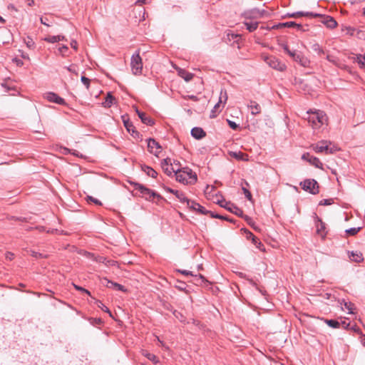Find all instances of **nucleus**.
<instances>
[{"label": "nucleus", "instance_id": "obj_1", "mask_svg": "<svg viewBox=\"0 0 365 365\" xmlns=\"http://www.w3.org/2000/svg\"><path fill=\"white\" fill-rule=\"evenodd\" d=\"M175 177L176 180L183 184H195L197 180L196 173L187 167L178 169L175 171Z\"/></svg>", "mask_w": 365, "mask_h": 365}, {"label": "nucleus", "instance_id": "obj_2", "mask_svg": "<svg viewBox=\"0 0 365 365\" xmlns=\"http://www.w3.org/2000/svg\"><path fill=\"white\" fill-rule=\"evenodd\" d=\"M307 120L314 129L319 128L327 120V117L323 111L307 112Z\"/></svg>", "mask_w": 365, "mask_h": 365}, {"label": "nucleus", "instance_id": "obj_3", "mask_svg": "<svg viewBox=\"0 0 365 365\" xmlns=\"http://www.w3.org/2000/svg\"><path fill=\"white\" fill-rule=\"evenodd\" d=\"M130 185L134 187V189L139 191L140 197L145 198L146 200H152L153 198L162 199L161 195L155 191L146 187L142 184L135 182H129Z\"/></svg>", "mask_w": 365, "mask_h": 365}, {"label": "nucleus", "instance_id": "obj_4", "mask_svg": "<svg viewBox=\"0 0 365 365\" xmlns=\"http://www.w3.org/2000/svg\"><path fill=\"white\" fill-rule=\"evenodd\" d=\"M312 148L316 153H324L325 154H333L339 150V148L332 145L330 141L322 140L317 144L312 145Z\"/></svg>", "mask_w": 365, "mask_h": 365}, {"label": "nucleus", "instance_id": "obj_5", "mask_svg": "<svg viewBox=\"0 0 365 365\" xmlns=\"http://www.w3.org/2000/svg\"><path fill=\"white\" fill-rule=\"evenodd\" d=\"M130 66L134 75H139L142 73L143 62L139 51H137L133 54L130 61Z\"/></svg>", "mask_w": 365, "mask_h": 365}, {"label": "nucleus", "instance_id": "obj_6", "mask_svg": "<svg viewBox=\"0 0 365 365\" xmlns=\"http://www.w3.org/2000/svg\"><path fill=\"white\" fill-rule=\"evenodd\" d=\"M302 188L312 195L318 194L319 192V184L314 179H307L300 182Z\"/></svg>", "mask_w": 365, "mask_h": 365}, {"label": "nucleus", "instance_id": "obj_7", "mask_svg": "<svg viewBox=\"0 0 365 365\" xmlns=\"http://www.w3.org/2000/svg\"><path fill=\"white\" fill-rule=\"evenodd\" d=\"M267 12L265 10H259L255 8L245 11L242 16L245 19H256L263 17Z\"/></svg>", "mask_w": 365, "mask_h": 365}, {"label": "nucleus", "instance_id": "obj_8", "mask_svg": "<svg viewBox=\"0 0 365 365\" xmlns=\"http://www.w3.org/2000/svg\"><path fill=\"white\" fill-rule=\"evenodd\" d=\"M217 203L220 207L225 208L237 216H243V211L230 202H227L225 200L222 199L221 200H218Z\"/></svg>", "mask_w": 365, "mask_h": 365}, {"label": "nucleus", "instance_id": "obj_9", "mask_svg": "<svg viewBox=\"0 0 365 365\" xmlns=\"http://www.w3.org/2000/svg\"><path fill=\"white\" fill-rule=\"evenodd\" d=\"M264 61L272 68L283 71L286 69V65L282 63L277 58L274 56L264 57Z\"/></svg>", "mask_w": 365, "mask_h": 365}, {"label": "nucleus", "instance_id": "obj_10", "mask_svg": "<svg viewBox=\"0 0 365 365\" xmlns=\"http://www.w3.org/2000/svg\"><path fill=\"white\" fill-rule=\"evenodd\" d=\"M187 205L191 210L195 211L197 213L207 215L210 212V210H206L203 206L194 200H189Z\"/></svg>", "mask_w": 365, "mask_h": 365}, {"label": "nucleus", "instance_id": "obj_11", "mask_svg": "<svg viewBox=\"0 0 365 365\" xmlns=\"http://www.w3.org/2000/svg\"><path fill=\"white\" fill-rule=\"evenodd\" d=\"M302 159L308 161L311 165L317 168H322L323 164L317 157L311 155L309 153H305L302 155Z\"/></svg>", "mask_w": 365, "mask_h": 365}, {"label": "nucleus", "instance_id": "obj_12", "mask_svg": "<svg viewBox=\"0 0 365 365\" xmlns=\"http://www.w3.org/2000/svg\"><path fill=\"white\" fill-rule=\"evenodd\" d=\"M122 120H123V124H124V126L125 127L126 130L129 132V133H131V135L134 137V138H136V137H138L140 133L139 132H138L134 125H133V123L130 121L129 118L128 116H125V115H123L122 116Z\"/></svg>", "mask_w": 365, "mask_h": 365}, {"label": "nucleus", "instance_id": "obj_13", "mask_svg": "<svg viewBox=\"0 0 365 365\" xmlns=\"http://www.w3.org/2000/svg\"><path fill=\"white\" fill-rule=\"evenodd\" d=\"M161 168L163 172L168 176H171L173 173H175L174 168H173V165L171 163V160L170 158L163 159L161 162Z\"/></svg>", "mask_w": 365, "mask_h": 365}, {"label": "nucleus", "instance_id": "obj_14", "mask_svg": "<svg viewBox=\"0 0 365 365\" xmlns=\"http://www.w3.org/2000/svg\"><path fill=\"white\" fill-rule=\"evenodd\" d=\"M45 98L49 102L55 103L58 105H66V104L65 100L63 98L60 97L56 93H53V92L46 93Z\"/></svg>", "mask_w": 365, "mask_h": 365}, {"label": "nucleus", "instance_id": "obj_15", "mask_svg": "<svg viewBox=\"0 0 365 365\" xmlns=\"http://www.w3.org/2000/svg\"><path fill=\"white\" fill-rule=\"evenodd\" d=\"M316 227H317V235H319L322 239H324L327 235L326 225L318 217H317Z\"/></svg>", "mask_w": 365, "mask_h": 365}, {"label": "nucleus", "instance_id": "obj_16", "mask_svg": "<svg viewBox=\"0 0 365 365\" xmlns=\"http://www.w3.org/2000/svg\"><path fill=\"white\" fill-rule=\"evenodd\" d=\"M148 148L151 153H154L157 155L159 152L158 150L161 148L160 144L153 138H149L148 140Z\"/></svg>", "mask_w": 365, "mask_h": 365}, {"label": "nucleus", "instance_id": "obj_17", "mask_svg": "<svg viewBox=\"0 0 365 365\" xmlns=\"http://www.w3.org/2000/svg\"><path fill=\"white\" fill-rule=\"evenodd\" d=\"M136 113L140 119L141 120L142 123H143L144 124H146L148 125H153L155 123L153 119L148 116L144 112L140 111L138 109L136 108Z\"/></svg>", "mask_w": 365, "mask_h": 365}, {"label": "nucleus", "instance_id": "obj_18", "mask_svg": "<svg viewBox=\"0 0 365 365\" xmlns=\"http://www.w3.org/2000/svg\"><path fill=\"white\" fill-rule=\"evenodd\" d=\"M247 106L252 115H256L261 113L262 108L260 105L255 101H250Z\"/></svg>", "mask_w": 365, "mask_h": 365}, {"label": "nucleus", "instance_id": "obj_19", "mask_svg": "<svg viewBox=\"0 0 365 365\" xmlns=\"http://www.w3.org/2000/svg\"><path fill=\"white\" fill-rule=\"evenodd\" d=\"M191 135L194 138L200 140L206 136V133L202 128L200 127H195L191 130Z\"/></svg>", "mask_w": 365, "mask_h": 365}, {"label": "nucleus", "instance_id": "obj_20", "mask_svg": "<svg viewBox=\"0 0 365 365\" xmlns=\"http://www.w3.org/2000/svg\"><path fill=\"white\" fill-rule=\"evenodd\" d=\"M294 61L303 67H309L310 63V61L308 60V58L303 56L301 52H299L297 56H294Z\"/></svg>", "mask_w": 365, "mask_h": 365}, {"label": "nucleus", "instance_id": "obj_21", "mask_svg": "<svg viewBox=\"0 0 365 365\" xmlns=\"http://www.w3.org/2000/svg\"><path fill=\"white\" fill-rule=\"evenodd\" d=\"M166 190L170 193L174 194L181 202L187 203V201L189 200V199L185 196V194L182 192L175 190L170 187H167Z\"/></svg>", "mask_w": 365, "mask_h": 365}, {"label": "nucleus", "instance_id": "obj_22", "mask_svg": "<svg viewBox=\"0 0 365 365\" xmlns=\"http://www.w3.org/2000/svg\"><path fill=\"white\" fill-rule=\"evenodd\" d=\"M176 69L178 71V76L183 78L186 82H189L193 78L194 74L187 71L186 70L180 68Z\"/></svg>", "mask_w": 365, "mask_h": 365}, {"label": "nucleus", "instance_id": "obj_23", "mask_svg": "<svg viewBox=\"0 0 365 365\" xmlns=\"http://www.w3.org/2000/svg\"><path fill=\"white\" fill-rule=\"evenodd\" d=\"M103 280L106 282V286L108 288H112V289H117V290L122 291V292L127 291V289L123 285H121L120 284L113 282L108 279L107 278H105Z\"/></svg>", "mask_w": 365, "mask_h": 365}, {"label": "nucleus", "instance_id": "obj_24", "mask_svg": "<svg viewBox=\"0 0 365 365\" xmlns=\"http://www.w3.org/2000/svg\"><path fill=\"white\" fill-rule=\"evenodd\" d=\"M325 322L327 323V324L329 327H330L331 328H334V329L339 328L340 327L341 324L344 327H346L347 326L349 325V324H346L345 321H341V322H339V321H337L336 319H326Z\"/></svg>", "mask_w": 365, "mask_h": 365}, {"label": "nucleus", "instance_id": "obj_25", "mask_svg": "<svg viewBox=\"0 0 365 365\" xmlns=\"http://www.w3.org/2000/svg\"><path fill=\"white\" fill-rule=\"evenodd\" d=\"M282 27H296L297 29H301L302 28L301 24H298L295 23L294 21H288L285 23H280L277 25L273 26L272 29H279Z\"/></svg>", "mask_w": 365, "mask_h": 365}, {"label": "nucleus", "instance_id": "obj_26", "mask_svg": "<svg viewBox=\"0 0 365 365\" xmlns=\"http://www.w3.org/2000/svg\"><path fill=\"white\" fill-rule=\"evenodd\" d=\"M115 103V98L110 93H108L105 101L103 103V105L105 108H110L113 104Z\"/></svg>", "mask_w": 365, "mask_h": 365}, {"label": "nucleus", "instance_id": "obj_27", "mask_svg": "<svg viewBox=\"0 0 365 365\" xmlns=\"http://www.w3.org/2000/svg\"><path fill=\"white\" fill-rule=\"evenodd\" d=\"M141 169L148 176H150L153 178H156L158 176V173L153 168H152L151 167H150L148 165H142Z\"/></svg>", "mask_w": 365, "mask_h": 365}, {"label": "nucleus", "instance_id": "obj_28", "mask_svg": "<svg viewBox=\"0 0 365 365\" xmlns=\"http://www.w3.org/2000/svg\"><path fill=\"white\" fill-rule=\"evenodd\" d=\"M192 279L190 282L196 285H202L203 283L207 282L205 277L201 274H193Z\"/></svg>", "mask_w": 365, "mask_h": 365}, {"label": "nucleus", "instance_id": "obj_29", "mask_svg": "<svg viewBox=\"0 0 365 365\" xmlns=\"http://www.w3.org/2000/svg\"><path fill=\"white\" fill-rule=\"evenodd\" d=\"M324 24L330 29H334L337 26V22L336 20L331 16H326L325 20L324 21Z\"/></svg>", "mask_w": 365, "mask_h": 365}, {"label": "nucleus", "instance_id": "obj_30", "mask_svg": "<svg viewBox=\"0 0 365 365\" xmlns=\"http://www.w3.org/2000/svg\"><path fill=\"white\" fill-rule=\"evenodd\" d=\"M65 39V37L63 36H61V35H58V36H49L48 37H46L44 38V40L48 43H56V42H58L60 41H63Z\"/></svg>", "mask_w": 365, "mask_h": 365}, {"label": "nucleus", "instance_id": "obj_31", "mask_svg": "<svg viewBox=\"0 0 365 365\" xmlns=\"http://www.w3.org/2000/svg\"><path fill=\"white\" fill-rule=\"evenodd\" d=\"M230 155L239 160H247V155L242 152H232Z\"/></svg>", "mask_w": 365, "mask_h": 365}, {"label": "nucleus", "instance_id": "obj_32", "mask_svg": "<svg viewBox=\"0 0 365 365\" xmlns=\"http://www.w3.org/2000/svg\"><path fill=\"white\" fill-rule=\"evenodd\" d=\"M311 48L313 51L316 52L319 56L324 54L325 52L322 47L318 43H314L311 45Z\"/></svg>", "mask_w": 365, "mask_h": 365}, {"label": "nucleus", "instance_id": "obj_33", "mask_svg": "<svg viewBox=\"0 0 365 365\" xmlns=\"http://www.w3.org/2000/svg\"><path fill=\"white\" fill-rule=\"evenodd\" d=\"M244 24L246 26V29L250 32H253V31H255L257 29L258 25H259V22H257V21H255V22H247V21H245L244 23Z\"/></svg>", "mask_w": 365, "mask_h": 365}, {"label": "nucleus", "instance_id": "obj_34", "mask_svg": "<svg viewBox=\"0 0 365 365\" xmlns=\"http://www.w3.org/2000/svg\"><path fill=\"white\" fill-rule=\"evenodd\" d=\"M349 257L351 258V260L356 262H360L363 261V259H364L362 254L360 252H351Z\"/></svg>", "mask_w": 365, "mask_h": 365}, {"label": "nucleus", "instance_id": "obj_35", "mask_svg": "<svg viewBox=\"0 0 365 365\" xmlns=\"http://www.w3.org/2000/svg\"><path fill=\"white\" fill-rule=\"evenodd\" d=\"M341 305H344V309H346L349 313H353L354 305L351 302H346L344 299H343L342 302H341Z\"/></svg>", "mask_w": 365, "mask_h": 365}, {"label": "nucleus", "instance_id": "obj_36", "mask_svg": "<svg viewBox=\"0 0 365 365\" xmlns=\"http://www.w3.org/2000/svg\"><path fill=\"white\" fill-rule=\"evenodd\" d=\"M96 304L98 306V307H99L100 309H101L103 312H107L109 314L110 317H113L112 316V313L110 312V311L109 310V309L105 306L102 302H101L100 300H98V299H96Z\"/></svg>", "mask_w": 365, "mask_h": 365}, {"label": "nucleus", "instance_id": "obj_37", "mask_svg": "<svg viewBox=\"0 0 365 365\" xmlns=\"http://www.w3.org/2000/svg\"><path fill=\"white\" fill-rule=\"evenodd\" d=\"M227 98L228 96L226 90L222 89L219 97V103H223L224 104H225L227 101Z\"/></svg>", "mask_w": 365, "mask_h": 365}, {"label": "nucleus", "instance_id": "obj_38", "mask_svg": "<svg viewBox=\"0 0 365 365\" xmlns=\"http://www.w3.org/2000/svg\"><path fill=\"white\" fill-rule=\"evenodd\" d=\"M297 14H299V17H302V16L317 17V16H320V14H315L313 12H304V11H297Z\"/></svg>", "mask_w": 365, "mask_h": 365}, {"label": "nucleus", "instance_id": "obj_39", "mask_svg": "<svg viewBox=\"0 0 365 365\" xmlns=\"http://www.w3.org/2000/svg\"><path fill=\"white\" fill-rule=\"evenodd\" d=\"M361 227H352V228H349V229H347L346 230V233L347 235H351V236H354L356 235L360 230H361Z\"/></svg>", "mask_w": 365, "mask_h": 365}, {"label": "nucleus", "instance_id": "obj_40", "mask_svg": "<svg viewBox=\"0 0 365 365\" xmlns=\"http://www.w3.org/2000/svg\"><path fill=\"white\" fill-rule=\"evenodd\" d=\"M356 61L361 68H365V56H357L356 58Z\"/></svg>", "mask_w": 365, "mask_h": 365}, {"label": "nucleus", "instance_id": "obj_41", "mask_svg": "<svg viewBox=\"0 0 365 365\" xmlns=\"http://www.w3.org/2000/svg\"><path fill=\"white\" fill-rule=\"evenodd\" d=\"M145 356H146L147 359H148L149 360H150L151 361L154 362V363H158L159 362V360L158 359V357L153 354H150V353H146L145 354Z\"/></svg>", "mask_w": 365, "mask_h": 365}, {"label": "nucleus", "instance_id": "obj_42", "mask_svg": "<svg viewBox=\"0 0 365 365\" xmlns=\"http://www.w3.org/2000/svg\"><path fill=\"white\" fill-rule=\"evenodd\" d=\"M25 43L26 44V46L29 48H34V45H35V43L34 41H33V39L28 36L25 40Z\"/></svg>", "mask_w": 365, "mask_h": 365}, {"label": "nucleus", "instance_id": "obj_43", "mask_svg": "<svg viewBox=\"0 0 365 365\" xmlns=\"http://www.w3.org/2000/svg\"><path fill=\"white\" fill-rule=\"evenodd\" d=\"M81 81L83 83V85L86 87V88L88 89L90 87L91 80L86 76H81Z\"/></svg>", "mask_w": 365, "mask_h": 365}, {"label": "nucleus", "instance_id": "obj_44", "mask_svg": "<svg viewBox=\"0 0 365 365\" xmlns=\"http://www.w3.org/2000/svg\"><path fill=\"white\" fill-rule=\"evenodd\" d=\"M242 191H243V192H244V194L245 195V197L248 200L251 201L252 200V196L251 192L245 187H242Z\"/></svg>", "mask_w": 365, "mask_h": 365}, {"label": "nucleus", "instance_id": "obj_45", "mask_svg": "<svg viewBox=\"0 0 365 365\" xmlns=\"http://www.w3.org/2000/svg\"><path fill=\"white\" fill-rule=\"evenodd\" d=\"M227 38L229 41H231V40L237 41V39L240 38L239 34H231V33H227Z\"/></svg>", "mask_w": 365, "mask_h": 365}, {"label": "nucleus", "instance_id": "obj_46", "mask_svg": "<svg viewBox=\"0 0 365 365\" xmlns=\"http://www.w3.org/2000/svg\"><path fill=\"white\" fill-rule=\"evenodd\" d=\"M87 200L88 201L93 202V203H95L97 205H102V203H101V202L100 200H98V199H96V198H95V197H93L92 196H88L87 197Z\"/></svg>", "mask_w": 365, "mask_h": 365}, {"label": "nucleus", "instance_id": "obj_47", "mask_svg": "<svg viewBox=\"0 0 365 365\" xmlns=\"http://www.w3.org/2000/svg\"><path fill=\"white\" fill-rule=\"evenodd\" d=\"M220 103H219V102L214 106V108L211 112V115H210L211 118H215L216 116L215 113L218 112V108H220Z\"/></svg>", "mask_w": 365, "mask_h": 365}, {"label": "nucleus", "instance_id": "obj_48", "mask_svg": "<svg viewBox=\"0 0 365 365\" xmlns=\"http://www.w3.org/2000/svg\"><path fill=\"white\" fill-rule=\"evenodd\" d=\"M31 255H32V257H34L35 258L47 257L46 255H43V254L38 252H35V251H31Z\"/></svg>", "mask_w": 365, "mask_h": 365}, {"label": "nucleus", "instance_id": "obj_49", "mask_svg": "<svg viewBox=\"0 0 365 365\" xmlns=\"http://www.w3.org/2000/svg\"><path fill=\"white\" fill-rule=\"evenodd\" d=\"M332 203L331 199H324L320 201L319 205H329Z\"/></svg>", "mask_w": 365, "mask_h": 365}, {"label": "nucleus", "instance_id": "obj_50", "mask_svg": "<svg viewBox=\"0 0 365 365\" xmlns=\"http://www.w3.org/2000/svg\"><path fill=\"white\" fill-rule=\"evenodd\" d=\"M327 59L329 61V62H331L333 63L335 65H337V60L336 59L335 57L332 56H330V55H327Z\"/></svg>", "mask_w": 365, "mask_h": 365}, {"label": "nucleus", "instance_id": "obj_51", "mask_svg": "<svg viewBox=\"0 0 365 365\" xmlns=\"http://www.w3.org/2000/svg\"><path fill=\"white\" fill-rule=\"evenodd\" d=\"M228 124L230 127L233 130H236L239 127V125L235 122L232 120H228Z\"/></svg>", "mask_w": 365, "mask_h": 365}, {"label": "nucleus", "instance_id": "obj_52", "mask_svg": "<svg viewBox=\"0 0 365 365\" xmlns=\"http://www.w3.org/2000/svg\"><path fill=\"white\" fill-rule=\"evenodd\" d=\"M207 215H210V216L212 217V218H223V215H219V214H215L214 212H212V211H210V212H208Z\"/></svg>", "mask_w": 365, "mask_h": 365}, {"label": "nucleus", "instance_id": "obj_53", "mask_svg": "<svg viewBox=\"0 0 365 365\" xmlns=\"http://www.w3.org/2000/svg\"><path fill=\"white\" fill-rule=\"evenodd\" d=\"M68 50V48L67 46H62L61 47H60L58 48V51L59 52L62 54V55H65V53Z\"/></svg>", "mask_w": 365, "mask_h": 365}, {"label": "nucleus", "instance_id": "obj_54", "mask_svg": "<svg viewBox=\"0 0 365 365\" xmlns=\"http://www.w3.org/2000/svg\"><path fill=\"white\" fill-rule=\"evenodd\" d=\"M179 272H180L181 274H184V275H190V276H193V274L192 272L190 271H187V270H182V269H179L178 270Z\"/></svg>", "mask_w": 365, "mask_h": 365}, {"label": "nucleus", "instance_id": "obj_55", "mask_svg": "<svg viewBox=\"0 0 365 365\" xmlns=\"http://www.w3.org/2000/svg\"><path fill=\"white\" fill-rule=\"evenodd\" d=\"M282 48L284 51L289 55L291 53V50L289 48V46L287 44H283Z\"/></svg>", "mask_w": 365, "mask_h": 365}, {"label": "nucleus", "instance_id": "obj_56", "mask_svg": "<svg viewBox=\"0 0 365 365\" xmlns=\"http://www.w3.org/2000/svg\"><path fill=\"white\" fill-rule=\"evenodd\" d=\"M287 16L290 17V18H298V17H299V14H297V12H294V13H292V14L288 13L287 14Z\"/></svg>", "mask_w": 365, "mask_h": 365}, {"label": "nucleus", "instance_id": "obj_57", "mask_svg": "<svg viewBox=\"0 0 365 365\" xmlns=\"http://www.w3.org/2000/svg\"><path fill=\"white\" fill-rule=\"evenodd\" d=\"M40 21H41V23L43 25H46L47 26H50L51 25L47 22L48 21V19H43V18H41L40 19Z\"/></svg>", "mask_w": 365, "mask_h": 365}, {"label": "nucleus", "instance_id": "obj_58", "mask_svg": "<svg viewBox=\"0 0 365 365\" xmlns=\"http://www.w3.org/2000/svg\"><path fill=\"white\" fill-rule=\"evenodd\" d=\"M6 258L9 260H12L14 259V254L11 252H7L6 254Z\"/></svg>", "mask_w": 365, "mask_h": 365}, {"label": "nucleus", "instance_id": "obj_59", "mask_svg": "<svg viewBox=\"0 0 365 365\" xmlns=\"http://www.w3.org/2000/svg\"><path fill=\"white\" fill-rule=\"evenodd\" d=\"M299 52H297L295 51H292L291 53L289 54L290 57L292 58L293 60H294V56H297Z\"/></svg>", "mask_w": 365, "mask_h": 365}, {"label": "nucleus", "instance_id": "obj_60", "mask_svg": "<svg viewBox=\"0 0 365 365\" xmlns=\"http://www.w3.org/2000/svg\"><path fill=\"white\" fill-rule=\"evenodd\" d=\"M73 285L74 288H75L76 290H78V291H80V292H82L84 290V288H83V287H80V286L76 285V284H73Z\"/></svg>", "mask_w": 365, "mask_h": 365}, {"label": "nucleus", "instance_id": "obj_61", "mask_svg": "<svg viewBox=\"0 0 365 365\" xmlns=\"http://www.w3.org/2000/svg\"><path fill=\"white\" fill-rule=\"evenodd\" d=\"M71 46L75 49V50H77V42L76 41H72L71 42Z\"/></svg>", "mask_w": 365, "mask_h": 365}, {"label": "nucleus", "instance_id": "obj_62", "mask_svg": "<svg viewBox=\"0 0 365 365\" xmlns=\"http://www.w3.org/2000/svg\"><path fill=\"white\" fill-rule=\"evenodd\" d=\"M146 4V0H137L136 2H135V4Z\"/></svg>", "mask_w": 365, "mask_h": 365}, {"label": "nucleus", "instance_id": "obj_63", "mask_svg": "<svg viewBox=\"0 0 365 365\" xmlns=\"http://www.w3.org/2000/svg\"><path fill=\"white\" fill-rule=\"evenodd\" d=\"M188 98L195 101H197V97L194 95L189 96Z\"/></svg>", "mask_w": 365, "mask_h": 365}, {"label": "nucleus", "instance_id": "obj_64", "mask_svg": "<svg viewBox=\"0 0 365 365\" xmlns=\"http://www.w3.org/2000/svg\"><path fill=\"white\" fill-rule=\"evenodd\" d=\"M361 341L363 346H365V335H363L361 336Z\"/></svg>", "mask_w": 365, "mask_h": 365}]
</instances>
